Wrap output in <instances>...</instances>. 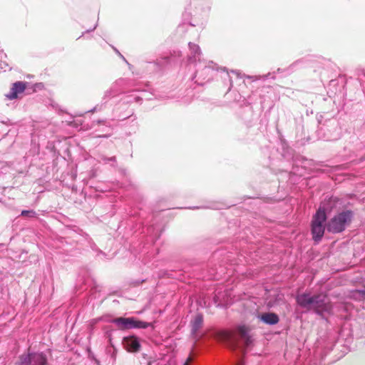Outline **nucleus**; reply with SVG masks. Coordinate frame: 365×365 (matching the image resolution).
Segmentation results:
<instances>
[{"mask_svg": "<svg viewBox=\"0 0 365 365\" xmlns=\"http://www.w3.org/2000/svg\"><path fill=\"white\" fill-rule=\"evenodd\" d=\"M296 301L301 307L312 309L319 315L323 316L324 313H330L331 310V305L325 301V296L322 294L311 295L303 293L297 296Z\"/></svg>", "mask_w": 365, "mask_h": 365, "instance_id": "1", "label": "nucleus"}, {"mask_svg": "<svg viewBox=\"0 0 365 365\" xmlns=\"http://www.w3.org/2000/svg\"><path fill=\"white\" fill-rule=\"evenodd\" d=\"M220 338L222 341L233 348L237 346L239 339L245 341L246 346H248L251 343L249 329L245 325L239 326L237 328V331H222L220 334Z\"/></svg>", "mask_w": 365, "mask_h": 365, "instance_id": "2", "label": "nucleus"}, {"mask_svg": "<svg viewBox=\"0 0 365 365\" xmlns=\"http://www.w3.org/2000/svg\"><path fill=\"white\" fill-rule=\"evenodd\" d=\"M353 212L350 210L342 211L334 215L327 223L326 227L328 232L331 233H340L351 222Z\"/></svg>", "mask_w": 365, "mask_h": 365, "instance_id": "3", "label": "nucleus"}, {"mask_svg": "<svg viewBox=\"0 0 365 365\" xmlns=\"http://www.w3.org/2000/svg\"><path fill=\"white\" fill-rule=\"evenodd\" d=\"M326 220L327 215L325 210L319 207L314 215L312 222V234L313 240L317 242H319L324 235L325 230L324 223Z\"/></svg>", "mask_w": 365, "mask_h": 365, "instance_id": "4", "label": "nucleus"}, {"mask_svg": "<svg viewBox=\"0 0 365 365\" xmlns=\"http://www.w3.org/2000/svg\"><path fill=\"white\" fill-rule=\"evenodd\" d=\"M112 323L115 324L119 329H146L152 327V323L143 322L135 319L133 317H118L112 320Z\"/></svg>", "mask_w": 365, "mask_h": 365, "instance_id": "5", "label": "nucleus"}, {"mask_svg": "<svg viewBox=\"0 0 365 365\" xmlns=\"http://www.w3.org/2000/svg\"><path fill=\"white\" fill-rule=\"evenodd\" d=\"M197 67L195 78L198 79L210 80L212 77V73L216 70V65L212 61L205 62L204 60L200 63H196Z\"/></svg>", "mask_w": 365, "mask_h": 365, "instance_id": "6", "label": "nucleus"}, {"mask_svg": "<svg viewBox=\"0 0 365 365\" xmlns=\"http://www.w3.org/2000/svg\"><path fill=\"white\" fill-rule=\"evenodd\" d=\"M19 365H47V358L43 353H31L21 356Z\"/></svg>", "mask_w": 365, "mask_h": 365, "instance_id": "7", "label": "nucleus"}, {"mask_svg": "<svg viewBox=\"0 0 365 365\" xmlns=\"http://www.w3.org/2000/svg\"><path fill=\"white\" fill-rule=\"evenodd\" d=\"M188 47H189V53L187 55L188 62L190 63H197V61L200 64L201 61H202L201 60L202 52H201L200 46L195 43L190 42L188 43Z\"/></svg>", "mask_w": 365, "mask_h": 365, "instance_id": "8", "label": "nucleus"}, {"mask_svg": "<svg viewBox=\"0 0 365 365\" xmlns=\"http://www.w3.org/2000/svg\"><path fill=\"white\" fill-rule=\"evenodd\" d=\"M26 88V83L17 81L12 84L10 91L6 94V97L9 100H14L18 98V95L22 93Z\"/></svg>", "mask_w": 365, "mask_h": 365, "instance_id": "9", "label": "nucleus"}, {"mask_svg": "<svg viewBox=\"0 0 365 365\" xmlns=\"http://www.w3.org/2000/svg\"><path fill=\"white\" fill-rule=\"evenodd\" d=\"M123 343L125 348L130 352L137 351L140 348V342L134 336L124 337Z\"/></svg>", "mask_w": 365, "mask_h": 365, "instance_id": "10", "label": "nucleus"}, {"mask_svg": "<svg viewBox=\"0 0 365 365\" xmlns=\"http://www.w3.org/2000/svg\"><path fill=\"white\" fill-rule=\"evenodd\" d=\"M259 319L266 324L274 325L279 322V317L272 312H267L259 316Z\"/></svg>", "mask_w": 365, "mask_h": 365, "instance_id": "11", "label": "nucleus"}, {"mask_svg": "<svg viewBox=\"0 0 365 365\" xmlns=\"http://www.w3.org/2000/svg\"><path fill=\"white\" fill-rule=\"evenodd\" d=\"M123 79H118L116 81L109 89L105 91L104 93V99L110 98L111 97L115 96L118 92V86L123 82Z\"/></svg>", "mask_w": 365, "mask_h": 365, "instance_id": "12", "label": "nucleus"}, {"mask_svg": "<svg viewBox=\"0 0 365 365\" xmlns=\"http://www.w3.org/2000/svg\"><path fill=\"white\" fill-rule=\"evenodd\" d=\"M203 322V317L202 314H197L195 316L194 320L192 322V331L195 333L201 327Z\"/></svg>", "mask_w": 365, "mask_h": 365, "instance_id": "13", "label": "nucleus"}, {"mask_svg": "<svg viewBox=\"0 0 365 365\" xmlns=\"http://www.w3.org/2000/svg\"><path fill=\"white\" fill-rule=\"evenodd\" d=\"M350 297L356 300H363L365 299V285L362 289H354L350 293Z\"/></svg>", "mask_w": 365, "mask_h": 365, "instance_id": "14", "label": "nucleus"}, {"mask_svg": "<svg viewBox=\"0 0 365 365\" xmlns=\"http://www.w3.org/2000/svg\"><path fill=\"white\" fill-rule=\"evenodd\" d=\"M36 215V212L34 210H22L21 213V215L29 217H34Z\"/></svg>", "mask_w": 365, "mask_h": 365, "instance_id": "15", "label": "nucleus"}, {"mask_svg": "<svg viewBox=\"0 0 365 365\" xmlns=\"http://www.w3.org/2000/svg\"><path fill=\"white\" fill-rule=\"evenodd\" d=\"M146 92L145 91H141L140 96H134V100L135 102H140L143 98H145Z\"/></svg>", "mask_w": 365, "mask_h": 365, "instance_id": "16", "label": "nucleus"}, {"mask_svg": "<svg viewBox=\"0 0 365 365\" xmlns=\"http://www.w3.org/2000/svg\"><path fill=\"white\" fill-rule=\"evenodd\" d=\"M114 51H115L116 53H118L119 55V56H120V58L128 65L129 66V68H131V65L126 61V59L125 58V57L118 51V49L115 48H114Z\"/></svg>", "mask_w": 365, "mask_h": 365, "instance_id": "17", "label": "nucleus"}, {"mask_svg": "<svg viewBox=\"0 0 365 365\" xmlns=\"http://www.w3.org/2000/svg\"><path fill=\"white\" fill-rule=\"evenodd\" d=\"M115 157H111V158L103 157V158H102V161L104 162L105 163H107L110 161H115Z\"/></svg>", "mask_w": 365, "mask_h": 365, "instance_id": "18", "label": "nucleus"}, {"mask_svg": "<svg viewBox=\"0 0 365 365\" xmlns=\"http://www.w3.org/2000/svg\"><path fill=\"white\" fill-rule=\"evenodd\" d=\"M97 136L98 137H105V138H107V137H108V135H98Z\"/></svg>", "mask_w": 365, "mask_h": 365, "instance_id": "19", "label": "nucleus"}, {"mask_svg": "<svg viewBox=\"0 0 365 365\" xmlns=\"http://www.w3.org/2000/svg\"><path fill=\"white\" fill-rule=\"evenodd\" d=\"M96 109V108H94L93 110H91V112H94V110Z\"/></svg>", "mask_w": 365, "mask_h": 365, "instance_id": "20", "label": "nucleus"}, {"mask_svg": "<svg viewBox=\"0 0 365 365\" xmlns=\"http://www.w3.org/2000/svg\"><path fill=\"white\" fill-rule=\"evenodd\" d=\"M97 25L96 24L92 30H94L96 28Z\"/></svg>", "mask_w": 365, "mask_h": 365, "instance_id": "21", "label": "nucleus"}, {"mask_svg": "<svg viewBox=\"0 0 365 365\" xmlns=\"http://www.w3.org/2000/svg\"><path fill=\"white\" fill-rule=\"evenodd\" d=\"M232 73H236L238 76V73L232 71Z\"/></svg>", "mask_w": 365, "mask_h": 365, "instance_id": "22", "label": "nucleus"}]
</instances>
